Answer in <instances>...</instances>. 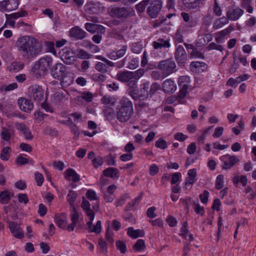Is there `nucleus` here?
I'll use <instances>...</instances> for the list:
<instances>
[{"instance_id":"obj_1","label":"nucleus","mask_w":256,"mask_h":256,"mask_svg":"<svg viewBox=\"0 0 256 256\" xmlns=\"http://www.w3.org/2000/svg\"><path fill=\"white\" fill-rule=\"evenodd\" d=\"M16 46L21 56L26 60L36 56L42 50V45L36 38L27 36L18 38Z\"/></svg>"},{"instance_id":"obj_2","label":"nucleus","mask_w":256,"mask_h":256,"mask_svg":"<svg viewBox=\"0 0 256 256\" xmlns=\"http://www.w3.org/2000/svg\"><path fill=\"white\" fill-rule=\"evenodd\" d=\"M134 114L132 102L126 97H122L116 108V116L118 120L124 122L128 120Z\"/></svg>"},{"instance_id":"obj_3","label":"nucleus","mask_w":256,"mask_h":256,"mask_svg":"<svg viewBox=\"0 0 256 256\" xmlns=\"http://www.w3.org/2000/svg\"><path fill=\"white\" fill-rule=\"evenodd\" d=\"M50 74L53 78L60 80L62 84L69 86L72 80L68 78L69 72L67 67L62 63H57L50 68Z\"/></svg>"},{"instance_id":"obj_4","label":"nucleus","mask_w":256,"mask_h":256,"mask_svg":"<svg viewBox=\"0 0 256 256\" xmlns=\"http://www.w3.org/2000/svg\"><path fill=\"white\" fill-rule=\"evenodd\" d=\"M158 68L166 76L174 72L176 64L172 59H168L161 61L158 65Z\"/></svg>"},{"instance_id":"obj_5","label":"nucleus","mask_w":256,"mask_h":256,"mask_svg":"<svg viewBox=\"0 0 256 256\" xmlns=\"http://www.w3.org/2000/svg\"><path fill=\"white\" fill-rule=\"evenodd\" d=\"M52 60L50 57L44 56L40 58L34 64V68L44 74L47 72L52 64Z\"/></svg>"},{"instance_id":"obj_6","label":"nucleus","mask_w":256,"mask_h":256,"mask_svg":"<svg viewBox=\"0 0 256 256\" xmlns=\"http://www.w3.org/2000/svg\"><path fill=\"white\" fill-rule=\"evenodd\" d=\"M110 15L115 18H126L130 16L131 10L130 8L125 7L112 8L110 12Z\"/></svg>"},{"instance_id":"obj_7","label":"nucleus","mask_w":256,"mask_h":256,"mask_svg":"<svg viewBox=\"0 0 256 256\" xmlns=\"http://www.w3.org/2000/svg\"><path fill=\"white\" fill-rule=\"evenodd\" d=\"M162 2L161 0H155L147 8V12L152 18H156L161 10Z\"/></svg>"},{"instance_id":"obj_8","label":"nucleus","mask_w":256,"mask_h":256,"mask_svg":"<svg viewBox=\"0 0 256 256\" xmlns=\"http://www.w3.org/2000/svg\"><path fill=\"white\" fill-rule=\"evenodd\" d=\"M7 222L8 224L10 231L14 237L18 239L24 238V232L20 224L16 222H11L9 220H7Z\"/></svg>"},{"instance_id":"obj_9","label":"nucleus","mask_w":256,"mask_h":256,"mask_svg":"<svg viewBox=\"0 0 256 256\" xmlns=\"http://www.w3.org/2000/svg\"><path fill=\"white\" fill-rule=\"evenodd\" d=\"M220 159L224 162L222 168L224 170L230 169L239 161V160L235 156L229 154L220 157Z\"/></svg>"},{"instance_id":"obj_10","label":"nucleus","mask_w":256,"mask_h":256,"mask_svg":"<svg viewBox=\"0 0 256 256\" xmlns=\"http://www.w3.org/2000/svg\"><path fill=\"white\" fill-rule=\"evenodd\" d=\"M31 98L36 102H39L44 98V91L38 85L32 86L30 88Z\"/></svg>"},{"instance_id":"obj_11","label":"nucleus","mask_w":256,"mask_h":256,"mask_svg":"<svg viewBox=\"0 0 256 256\" xmlns=\"http://www.w3.org/2000/svg\"><path fill=\"white\" fill-rule=\"evenodd\" d=\"M18 0H4L0 2V10L2 11H12L16 10L18 6Z\"/></svg>"},{"instance_id":"obj_12","label":"nucleus","mask_w":256,"mask_h":256,"mask_svg":"<svg viewBox=\"0 0 256 256\" xmlns=\"http://www.w3.org/2000/svg\"><path fill=\"white\" fill-rule=\"evenodd\" d=\"M244 12V10L238 7L232 8L226 12V16L230 20L235 21L238 20Z\"/></svg>"},{"instance_id":"obj_13","label":"nucleus","mask_w":256,"mask_h":256,"mask_svg":"<svg viewBox=\"0 0 256 256\" xmlns=\"http://www.w3.org/2000/svg\"><path fill=\"white\" fill-rule=\"evenodd\" d=\"M174 56L178 64L183 65L187 60L186 53L184 48L180 45L178 46L176 48Z\"/></svg>"},{"instance_id":"obj_14","label":"nucleus","mask_w":256,"mask_h":256,"mask_svg":"<svg viewBox=\"0 0 256 256\" xmlns=\"http://www.w3.org/2000/svg\"><path fill=\"white\" fill-rule=\"evenodd\" d=\"M86 32L78 26L72 28L70 31V36L76 40H81L86 36Z\"/></svg>"},{"instance_id":"obj_15","label":"nucleus","mask_w":256,"mask_h":256,"mask_svg":"<svg viewBox=\"0 0 256 256\" xmlns=\"http://www.w3.org/2000/svg\"><path fill=\"white\" fill-rule=\"evenodd\" d=\"M190 68L194 72H202L207 70L208 66L204 62H193L190 63Z\"/></svg>"},{"instance_id":"obj_16","label":"nucleus","mask_w":256,"mask_h":256,"mask_svg":"<svg viewBox=\"0 0 256 256\" xmlns=\"http://www.w3.org/2000/svg\"><path fill=\"white\" fill-rule=\"evenodd\" d=\"M18 104L21 110L25 112H30L34 108L33 104L29 100L24 98L18 100Z\"/></svg>"},{"instance_id":"obj_17","label":"nucleus","mask_w":256,"mask_h":256,"mask_svg":"<svg viewBox=\"0 0 256 256\" xmlns=\"http://www.w3.org/2000/svg\"><path fill=\"white\" fill-rule=\"evenodd\" d=\"M162 88L166 93H173L176 90V86L174 81L167 79L163 82Z\"/></svg>"},{"instance_id":"obj_18","label":"nucleus","mask_w":256,"mask_h":256,"mask_svg":"<svg viewBox=\"0 0 256 256\" xmlns=\"http://www.w3.org/2000/svg\"><path fill=\"white\" fill-rule=\"evenodd\" d=\"M54 222L60 228L66 229L67 222L66 216L65 214H56L54 216Z\"/></svg>"},{"instance_id":"obj_19","label":"nucleus","mask_w":256,"mask_h":256,"mask_svg":"<svg viewBox=\"0 0 256 256\" xmlns=\"http://www.w3.org/2000/svg\"><path fill=\"white\" fill-rule=\"evenodd\" d=\"M152 46L154 49L169 48L170 46V44L169 40L159 38L156 41H154L152 42Z\"/></svg>"},{"instance_id":"obj_20","label":"nucleus","mask_w":256,"mask_h":256,"mask_svg":"<svg viewBox=\"0 0 256 256\" xmlns=\"http://www.w3.org/2000/svg\"><path fill=\"white\" fill-rule=\"evenodd\" d=\"M82 208L86 212L87 216L90 218L91 220L94 219V212L90 208V203L86 200L84 197H82Z\"/></svg>"},{"instance_id":"obj_21","label":"nucleus","mask_w":256,"mask_h":256,"mask_svg":"<svg viewBox=\"0 0 256 256\" xmlns=\"http://www.w3.org/2000/svg\"><path fill=\"white\" fill-rule=\"evenodd\" d=\"M117 78L123 82H128L133 79L132 72L124 71L118 72L117 75Z\"/></svg>"},{"instance_id":"obj_22","label":"nucleus","mask_w":256,"mask_h":256,"mask_svg":"<svg viewBox=\"0 0 256 256\" xmlns=\"http://www.w3.org/2000/svg\"><path fill=\"white\" fill-rule=\"evenodd\" d=\"M16 128L22 132L26 140H32L33 138V136L26 124L22 123L18 124H16Z\"/></svg>"},{"instance_id":"obj_23","label":"nucleus","mask_w":256,"mask_h":256,"mask_svg":"<svg viewBox=\"0 0 256 256\" xmlns=\"http://www.w3.org/2000/svg\"><path fill=\"white\" fill-rule=\"evenodd\" d=\"M89 218L90 221L88 222L86 224L87 226L86 229L89 232H94L97 234H100L102 230L101 222L100 220H98L96 224L93 228H92V222L94 219L91 220L90 218Z\"/></svg>"},{"instance_id":"obj_24","label":"nucleus","mask_w":256,"mask_h":256,"mask_svg":"<svg viewBox=\"0 0 256 256\" xmlns=\"http://www.w3.org/2000/svg\"><path fill=\"white\" fill-rule=\"evenodd\" d=\"M66 94L63 92H56L52 96V102L56 104L64 102L66 100Z\"/></svg>"},{"instance_id":"obj_25","label":"nucleus","mask_w":256,"mask_h":256,"mask_svg":"<svg viewBox=\"0 0 256 256\" xmlns=\"http://www.w3.org/2000/svg\"><path fill=\"white\" fill-rule=\"evenodd\" d=\"M12 130V128H11L10 126H8V128L2 127V132H0L2 139L6 141H8L10 138Z\"/></svg>"},{"instance_id":"obj_26","label":"nucleus","mask_w":256,"mask_h":256,"mask_svg":"<svg viewBox=\"0 0 256 256\" xmlns=\"http://www.w3.org/2000/svg\"><path fill=\"white\" fill-rule=\"evenodd\" d=\"M119 173V170L114 168H108L105 169L103 172V174L104 176L107 177H110L112 178H118V176Z\"/></svg>"},{"instance_id":"obj_27","label":"nucleus","mask_w":256,"mask_h":256,"mask_svg":"<svg viewBox=\"0 0 256 256\" xmlns=\"http://www.w3.org/2000/svg\"><path fill=\"white\" fill-rule=\"evenodd\" d=\"M127 234L132 238H136L139 236L142 237L144 235V232L140 230H135L132 227H130L128 229Z\"/></svg>"},{"instance_id":"obj_28","label":"nucleus","mask_w":256,"mask_h":256,"mask_svg":"<svg viewBox=\"0 0 256 256\" xmlns=\"http://www.w3.org/2000/svg\"><path fill=\"white\" fill-rule=\"evenodd\" d=\"M188 174V176L186 179L185 185L192 184L196 182V170L194 168L190 170Z\"/></svg>"},{"instance_id":"obj_29","label":"nucleus","mask_w":256,"mask_h":256,"mask_svg":"<svg viewBox=\"0 0 256 256\" xmlns=\"http://www.w3.org/2000/svg\"><path fill=\"white\" fill-rule=\"evenodd\" d=\"M185 6L190 9L193 10L197 8L201 4L200 0H182Z\"/></svg>"},{"instance_id":"obj_30","label":"nucleus","mask_w":256,"mask_h":256,"mask_svg":"<svg viewBox=\"0 0 256 256\" xmlns=\"http://www.w3.org/2000/svg\"><path fill=\"white\" fill-rule=\"evenodd\" d=\"M66 178L67 180L68 179V177H72V181L74 182H78L80 178V176L76 172L72 169V168H68V169L66 172Z\"/></svg>"},{"instance_id":"obj_31","label":"nucleus","mask_w":256,"mask_h":256,"mask_svg":"<svg viewBox=\"0 0 256 256\" xmlns=\"http://www.w3.org/2000/svg\"><path fill=\"white\" fill-rule=\"evenodd\" d=\"M24 64L19 62H12L7 68V69L12 72H16L24 68Z\"/></svg>"},{"instance_id":"obj_32","label":"nucleus","mask_w":256,"mask_h":256,"mask_svg":"<svg viewBox=\"0 0 256 256\" xmlns=\"http://www.w3.org/2000/svg\"><path fill=\"white\" fill-rule=\"evenodd\" d=\"M211 38L210 35L209 34H205L204 37H200L198 40L196 42V46L200 47L202 46L205 45L210 40Z\"/></svg>"},{"instance_id":"obj_33","label":"nucleus","mask_w":256,"mask_h":256,"mask_svg":"<svg viewBox=\"0 0 256 256\" xmlns=\"http://www.w3.org/2000/svg\"><path fill=\"white\" fill-rule=\"evenodd\" d=\"M146 248L144 241L143 240L139 239L137 240L135 244L132 246L133 250L136 251H142Z\"/></svg>"},{"instance_id":"obj_34","label":"nucleus","mask_w":256,"mask_h":256,"mask_svg":"<svg viewBox=\"0 0 256 256\" xmlns=\"http://www.w3.org/2000/svg\"><path fill=\"white\" fill-rule=\"evenodd\" d=\"M78 196L77 194L72 190H70L67 195V200L70 204V206L74 208V202L76 198Z\"/></svg>"},{"instance_id":"obj_35","label":"nucleus","mask_w":256,"mask_h":256,"mask_svg":"<svg viewBox=\"0 0 256 256\" xmlns=\"http://www.w3.org/2000/svg\"><path fill=\"white\" fill-rule=\"evenodd\" d=\"M150 86V82H146V83L143 84L140 86V92H142L141 94V96L142 97V100H144V98L146 99L148 97V88Z\"/></svg>"},{"instance_id":"obj_36","label":"nucleus","mask_w":256,"mask_h":256,"mask_svg":"<svg viewBox=\"0 0 256 256\" xmlns=\"http://www.w3.org/2000/svg\"><path fill=\"white\" fill-rule=\"evenodd\" d=\"M85 10L88 14H94L96 13L98 10L94 3L90 2L85 6Z\"/></svg>"},{"instance_id":"obj_37","label":"nucleus","mask_w":256,"mask_h":256,"mask_svg":"<svg viewBox=\"0 0 256 256\" xmlns=\"http://www.w3.org/2000/svg\"><path fill=\"white\" fill-rule=\"evenodd\" d=\"M116 246L117 250L122 254H125L127 251L126 244L122 240H117L116 242Z\"/></svg>"},{"instance_id":"obj_38","label":"nucleus","mask_w":256,"mask_h":256,"mask_svg":"<svg viewBox=\"0 0 256 256\" xmlns=\"http://www.w3.org/2000/svg\"><path fill=\"white\" fill-rule=\"evenodd\" d=\"M10 147L4 148L1 151L0 158L3 160H8L10 157Z\"/></svg>"},{"instance_id":"obj_39","label":"nucleus","mask_w":256,"mask_h":256,"mask_svg":"<svg viewBox=\"0 0 256 256\" xmlns=\"http://www.w3.org/2000/svg\"><path fill=\"white\" fill-rule=\"evenodd\" d=\"M104 116L108 120H112L115 116L114 110L110 108H107L104 110Z\"/></svg>"},{"instance_id":"obj_40","label":"nucleus","mask_w":256,"mask_h":256,"mask_svg":"<svg viewBox=\"0 0 256 256\" xmlns=\"http://www.w3.org/2000/svg\"><path fill=\"white\" fill-rule=\"evenodd\" d=\"M113 235L114 232L112 230H110L109 227H108L106 232L105 238L106 240L112 246L114 244Z\"/></svg>"},{"instance_id":"obj_41","label":"nucleus","mask_w":256,"mask_h":256,"mask_svg":"<svg viewBox=\"0 0 256 256\" xmlns=\"http://www.w3.org/2000/svg\"><path fill=\"white\" fill-rule=\"evenodd\" d=\"M0 202L2 204H8L10 200V196L8 191L0 192Z\"/></svg>"},{"instance_id":"obj_42","label":"nucleus","mask_w":256,"mask_h":256,"mask_svg":"<svg viewBox=\"0 0 256 256\" xmlns=\"http://www.w3.org/2000/svg\"><path fill=\"white\" fill-rule=\"evenodd\" d=\"M252 0H243L242 4V6L246 10V11L249 13H252L253 12V8L251 6Z\"/></svg>"},{"instance_id":"obj_43","label":"nucleus","mask_w":256,"mask_h":256,"mask_svg":"<svg viewBox=\"0 0 256 256\" xmlns=\"http://www.w3.org/2000/svg\"><path fill=\"white\" fill-rule=\"evenodd\" d=\"M108 66L106 64L98 62L95 66V68L102 73H105L108 71Z\"/></svg>"},{"instance_id":"obj_44","label":"nucleus","mask_w":256,"mask_h":256,"mask_svg":"<svg viewBox=\"0 0 256 256\" xmlns=\"http://www.w3.org/2000/svg\"><path fill=\"white\" fill-rule=\"evenodd\" d=\"M101 101L104 104H110L111 105H114L116 102V100L114 98L108 96H103L101 99Z\"/></svg>"},{"instance_id":"obj_45","label":"nucleus","mask_w":256,"mask_h":256,"mask_svg":"<svg viewBox=\"0 0 256 256\" xmlns=\"http://www.w3.org/2000/svg\"><path fill=\"white\" fill-rule=\"evenodd\" d=\"M155 146L162 150L166 149L168 146L166 141L162 138H160L156 141Z\"/></svg>"},{"instance_id":"obj_46","label":"nucleus","mask_w":256,"mask_h":256,"mask_svg":"<svg viewBox=\"0 0 256 256\" xmlns=\"http://www.w3.org/2000/svg\"><path fill=\"white\" fill-rule=\"evenodd\" d=\"M149 2L148 0H144L141 2L140 3L136 5V10L140 12H144L146 7L148 6Z\"/></svg>"},{"instance_id":"obj_47","label":"nucleus","mask_w":256,"mask_h":256,"mask_svg":"<svg viewBox=\"0 0 256 256\" xmlns=\"http://www.w3.org/2000/svg\"><path fill=\"white\" fill-rule=\"evenodd\" d=\"M224 186V176L222 174L218 176L216 182V188L217 190H220Z\"/></svg>"},{"instance_id":"obj_48","label":"nucleus","mask_w":256,"mask_h":256,"mask_svg":"<svg viewBox=\"0 0 256 256\" xmlns=\"http://www.w3.org/2000/svg\"><path fill=\"white\" fill-rule=\"evenodd\" d=\"M178 82L180 86H188L190 78L186 76H181L179 78Z\"/></svg>"},{"instance_id":"obj_49","label":"nucleus","mask_w":256,"mask_h":256,"mask_svg":"<svg viewBox=\"0 0 256 256\" xmlns=\"http://www.w3.org/2000/svg\"><path fill=\"white\" fill-rule=\"evenodd\" d=\"M28 14V13L25 10H21L20 12L13 13L8 15V16L10 17V18H12L13 19H17L18 18L25 16Z\"/></svg>"},{"instance_id":"obj_50","label":"nucleus","mask_w":256,"mask_h":256,"mask_svg":"<svg viewBox=\"0 0 256 256\" xmlns=\"http://www.w3.org/2000/svg\"><path fill=\"white\" fill-rule=\"evenodd\" d=\"M86 196L90 200H98V199L95 192L92 190H88L87 191L86 193Z\"/></svg>"},{"instance_id":"obj_51","label":"nucleus","mask_w":256,"mask_h":256,"mask_svg":"<svg viewBox=\"0 0 256 256\" xmlns=\"http://www.w3.org/2000/svg\"><path fill=\"white\" fill-rule=\"evenodd\" d=\"M34 176L35 180H36L37 185L38 186H41L44 180V178L43 176L38 172H35Z\"/></svg>"},{"instance_id":"obj_52","label":"nucleus","mask_w":256,"mask_h":256,"mask_svg":"<svg viewBox=\"0 0 256 256\" xmlns=\"http://www.w3.org/2000/svg\"><path fill=\"white\" fill-rule=\"evenodd\" d=\"M98 245L100 248L102 250V252L106 254L108 252L107 244L102 238H100L98 240Z\"/></svg>"},{"instance_id":"obj_53","label":"nucleus","mask_w":256,"mask_h":256,"mask_svg":"<svg viewBox=\"0 0 256 256\" xmlns=\"http://www.w3.org/2000/svg\"><path fill=\"white\" fill-rule=\"evenodd\" d=\"M193 204L195 212L198 214L203 216L204 212V208L201 206L199 204H196L194 202Z\"/></svg>"},{"instance_id":"obj_54","label":"nucleus","mask_w":256,"mask_h":256,"mask_svg":"<svg viewBox=\"0 0 256 256\" xmlns=\"http://www.w3.org/2000/svg\"><path fill=\"white\" fill-rule=\"evenodd\" d=\"M180 235L186 238L187 234L189 232L188 229V223L186 222L183 223V225L180 229Z\"/></svg>"},{"instance_id":"obj_55","label":"nucleus","mask_w":256,"mask_h":256,"mask_svg":"<svg viewBox=\"0 0 256 256\" xmlns=\"http://www.w3.org/2000/svg\"><path fill=\"white\" fill-rule=\"evenodd\" d=\"M144 71L143 69L140 68L136 71L132 72L133 79L138 80L143 76Z\"/></svg>"},{"instance_id":"obj_56","label":"nucleus","mask_w":256,"mask_h":256,"mask_svg":"<svg viewBox=\"0 0 256 256\" xmlns=\"http://www.w3.org/2000/svg\"><path fill=\"white\" fill-rule=\"evenodd\" d=\"M213 10L214 14L218 16H220L222 14V9L220 7L216 0L214 1Z\"/></svg>"},{"instance_id":"obj_57","label":"nucleus","mask_w":256,"mask_h":256,"mask_svg":"<svg viewBox=\"0 0 256 256\" xmlns=\"http://www.w3.org/2000/svg\"><path fill=\"white\" fill-rule=\"evenodd\" d=\"M79 218V214L76 211L74 206L72 208V214H71V220L72 222L77 223Z\"/></svg>"},{"instance_id":"obj_58","label":"nucleus","mask_w":256,"mask_h":256,"mask_svg":"<svg viewBox=\"0 0 256 256\" xmlns=\"http://www.w3.org/2000/svg\"><path fill=\"white\" fill-rule=\"evenodd\" d=\"M127 50L128 46L126 45H124L122 46V48L116 50V54L119 58L123 57L125 55Z\"/></svg>"},{"instance_id":"obj_59","label":"nucleus","mask_w":256,"mask_h":256,"mask_svg":"<svg viewBox=\"0 0 256 256\" xmlns=\"http://www.w3.org/2000/svg\"><path fill=\"white\" fill-rule=\"evenodd\" d=\"M156 208L154 206H152L148 208L146 212V216L150 218H154L156 216V214L155 213Z\"/></svg>"},{"instance_id":"obj_60","label":"nucleus","mask_w":256,"mask_h":256,"mask_svg":"<svg viewBox=\"0 0 256 256\" xmlns=\"http://www.w3.org/2000/svg\"><path fill=\"white\" fill-rule=\"evenodd\" d=\"M160 88L161 86L160 84L156 82L153 83L150 86L149 94L150 95L154 94L158 90H160Z\"/></svg>"},{"instance_id":"obj_61","label":"nucleus","mask_w":256,"mask_h":256,"mask_svg":"<svg viewBox=\"0 0 256 256\" xmlns=\"http://www.w3.org/2000/svg\"><path fill=\"white\" fill-rule=\"evenodd\" d=\"M128 94L130 96L135 100H139L140 98H142L141 94H138L136 89L130 90L128 92Z\"/></svg>"},{"instance_id":"obj_62","label":"nucleus","mask_w":256,"mask_h":256,"mask_svg":"<svg viewBox=\"0 0 256 256\" xmlns=\"http://www.w3.org/2000/svg\"><path fill=\"white\" fill-rule=\"evenodd\" d=\"M138 58H133L129 63L128 68L131 70L136 68L138 66Z\"/></svg>"},{"instance_id":"obj_63","label":"nucleus","mask_w":256,"mask_h":256,"mask_svg":"<svg viewBox=\"0 0 256 256\" xmlns=\"http://www.w3.org/2000/svg\"><path fill=\"white\" fill-rule=\"evenodd\" d=\"M209 192L208 190H204L202 194L200 195V198L203 204H206L208 200Z\"/></svg>"},{"instance_id":"obj_64","label":"nucleus","mask_w":256,"mask_h":256,"mask_svg":"<svg viewBox=\"0 0 256 256\" xmlns=\"http://www.w3.org/2000/svg\"><path fill=\"white\" fill-rule=\"evenodd\" d=\"M180 176L181 174L180 172H177L173 174L172 176V178L170 180L171 184H175L180 181Z\"/></svg>"}]
</instances>
